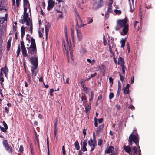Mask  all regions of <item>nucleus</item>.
Instances as JSON below:
<instances>
[{
  "label": "nucleus",
  "instance_id": "nucleus-1",
  "mask_svg": "<svg viewBox=\"0 0 155 155\" xmlns=\"http://www.w3.org/2000/svg\"><path fill=\"white\" fill-rule=\"evenodd\" d=\"M128 141L129 142V145H131L132 147L134 153H137V150L135 146L134 147L132 146V144L133 143V142H134L135 144L137 146L138 144V139L137 137V134H131L129 137Z\"/></svg>",
  "mask_w": 155,
  "mask_h": 155
},
{
  "label": "nucleus",
  "instance_id": "nucleus-2",
  "mask_svg": "<svg viewBox=\"0 0 155 155\" xmlns=\"http://www.w3.org/2000/svg\"><path fill=\"white\" fill-rule=\"evenodd\" d=\"M127 18L122 20H119L117 21V25L120 27H124L123 32L121 33L122 35H124L127 34L128 32V25H127Z\"/></svg>",
  "mask_w": 155,
  "mask_h": 155
},
{
  "label": "nucleus",
  "instance_id": "nucleus-3",
  "mask_svg": "<svg viewBox=\"0 0 155 155\" xmlns=\"http://www.w3.org/2000/svg\"><path fill=\"white\" fill-rule=\"evenodd\" d=\"M31 46L29 48H27L28 53L33 54L36 53V48L35 39L32 37L31 38Z\"/></svg>",
  "mask_w": 155,
  "mask_h": 155
},
{
  "label": "nucleus",
  "instance_id": "nucleus-4",
  "mask_svg": "<svg viewBox=\"0 0 155 155\" xmlns=\"http://www.w3.org/2000/svg\"><path fill=\"white\" fill-rule=\"evenodd\" d=\"M27 7L24 8L23 20L24 22L26 23L27 25L29 26L31 23H32V22L30 18L28 17V14L27 13Z\"/></svg>",
  "mask_w": 155,
  "mask_h": 155
},
{
  "label": "nucleus",
  "instance_id": "nucleus-5",
  "mask_svg": "<svg viewBox=\"0 0 155 155\" xmlns=\"http://www.w3.org/2000/svg\"><path fill=\"white\" fill-rule=\"evenodd\" d=\"M66 45H67V48L65 47V44L64 43V48H63V50L64 51H65V52H66L67 54V56L68 58V61L69 62V52L68 51V50H69L70 51V53L71 54V57L73 55V53L72 52V50H71V45L70 43H69V44H67L66 43Z\"/></svg>",
  "mask_w": 155,
  "mask_h": 155
},
{
  "label": "nucleus",
  "instance_id": "nucleus-6",
  "mask_svg": "<svg viewBox=\"0 0 155 155\" xmlns=\"http://www.w3.org/2000/svg\"><path fill=\"white\" fill-rule=\"evenodd\" d=\"M108 44L109 46V50L110 52L113 54V51H117V48L115 47V44H114V43L111 41H108Z\"/></svg>",
  "mask_w": 155,
  "mask_h": 155
},
{
  "label": "nucleus",
  "instance_id": "nucleus-7",
  "mask_svg": "<svg viewBox=\"0 0 155 155\" xmlns=\"http://www.w3.org/2000/svg\"><path fill=\"white\" fill-rule=\"evenodd\" d=\"M30 61L33 67H37L38 64V61L36 57H31L30 58Z\"/></svg>",
  "mask_w": 155,
  "mask_h": 155
},
{
  "label": "nucleus",
  "instance_id": "nucleus-8",
  "mask_svg": "<svg viewBox=\"0 0 155 155\" xmlns=\"http://www.w3.org/2000/svg\"><path fill=\"white\" fill-rule=\"evenodd\" d=\"M3 144L6 151L10 153L12 152V148L11 146L9 145L7 140H3Z\"/></svg>",
  "mask_w": 155,
  "mask_h": 155
},
{
  "label": "nucleus",
  "instance_id": "nucleus-9",
  "mask_svg": "<svg viewBox=\"0 0 155 155\" xmlns=\"http://www.w3.org/2000/svg\"><path fill=\"white\" fill-rule=\"evenodd\" d=\"M89 145L91 147V151H92L94 149L95 147L97 145L96 141H93L92 138H91L90 140L88 142Z\"/></svg>",
  "mask_w": 155,
  "mask_h": 155
},
{
  "label": "nucleus",
  "instance_id": "nucleus-10",
  "mask_svg": "<svg viewBox=\"0 0 155 155\" xmlns=\"http://www.w3.org/2000/svg\"><path fill=\"white\" fill-rule=\"evenodd\" d=\"M20 43L22 54L24 57H26L27 56V51L25 46L24 43L23 41H21Z\"/></svg>",
  "mask_w": 155,
  "mask_h": 155
},
{
  "label": "nucleus",
  "instance_id": "nucleus-11",
  "mask_svg": "<svg viewBox=\"0 0 155 155\" xmlns=\"http://www.w3.org/2000/svg\"><path fill=\"white\" fill-rule=\"evenodd\" d=\"M31 71L32 72V79L34 80L35 78V77L36 76L37 74V71H36V70L37 69V67L31 66Z\"/></svg>",
  "mask_w": 155,
  "mask_h": 155
},
{
  "label": "nucleus",
  "instance_id": "nucleus-12",
  "mask_svg": "<svg viewBox=\"0 0 155 155\" xmlns=\"http://www.w3.org/2000/svg\"><path fill=\"white\" fill-rule=\"evenodd\" d=\"M76 33L78 39L79 41H81L83 38V35L81 31L79 30L78 29L77 26H76Z\"/></svg>",
  "mask_w": 155,
  "mask_h": 155
},
{
  "label": "nucleus",
  "instance_id": "nucleus-13",
  "mask_svg": "<svg viewBox=\"0 0 155 155\" xmlns=\"http://www.w3.org/2000/svg\"><path fill=\"white\" fill-rule=\"evenodd\" d=\"M94 68L96 69V71H101L104 73L105 71V66L103 65H101L100 66H97L95 67Z\"/></svg>",
  "mask_w": 155,
  "mask_h": 155
},
{
  "label": "nucleus",
  "instance_id": "nucleus-14",
  "mask_svg": "<svg viewBox=\"0 0 155 155\" xmlns=\"http://www.w3.org/2000/svg\"><path fill=\"white\" fill-rule=\"evenodd\" d=\"M54 2L53 0H49L48 1V6L47 9L49 10L53 7Z\"/></svg>",
  "mask_w": 155,
  "mask_h": 155
},
{
  "label": "nucleus",
  "instance_id": "nucleus-15",
  "mask_svg": "<svg viewBox=\"0 0 155 155\" xmlns=\"http://www.w3.org/2000/svg\"><path fill=\"white\" fill-rule=\"evenodd\" d=\"M114 147L112 146H110L109 147H107L106 149L105 152L107 153H110L114 152Z\"/></svg>",
  "mask_w": 155,
  "mask_h": 155
},
{
  "label": "nucleus",
  "instance_id": "nucleus-16",
  "mask_svg": "<svg viewBox=\"0 0 155 155\" xmlns=\"http://www.w3.org/2000/svg\"><path fill=\"white\" fill-rule=\"evenodd\" d=\"M117 64L119 65L120 64L121 66H124V60L121 57H119L118 58V62Z\"/></svg>",
  "mask_w": 155,
  "mask_h": 155
},
{
  "label": "nucleus",
  "instance_id": "nucleus-17",
  "mask_svg": "<svg viewBox=\"0 0 155 155\" xmlns=\"http://www.w3.org/2000/svg\"><path fill=\"white\" fill-rule=\"evenodd\" d=\"M87 145V141L84 140L82 146L81 150L83 151H87V149L86 147Z\"/></svg>",
  "mask_w": 155,
  "mask_h": 155
},
{
  "label": "nucleus",
  "instance_id": "nucleus-18",
  "mask_svg": "<svg viewBox=\"0 0 155 155\" xmlns=\"http://www.w3.org/2000/svg\"><path fill=\"white\" fill-rule=\"evenodd\" d=\"M124 149L130 155V153L131 150V148L129 146H125Z\"/></svg>",
  "mask_w": 155,
  "mask_h": 155
},
{
  "label": "nucleus",
  "instance_id": "nucleus-19",
  "mask_svg": "<svg viewBox=\"0 0 155 155\" xmlns=\"http://www.w3.org/2000/svg\"><path fill=\"white\" fill-rule=\"evenodd\" d=\"M129 4L130 7V12H132L133 10L132 9V6L133 7V9H134V5H133V0H129Z\"/></svg>",
  "mask_w": 155,
  "mask_h": 155
},
{
  "label": "nucleus",
  "instance_id": "nucleus-20",
  "mask_svg": "<svg viewBox=\"0 0 155 155\" xmlns=\"http://www.w3.org/2000/svg\"><path fill=\"white\" fill-rule=\"evenodd\" d=\"M104 128V125H101L100 126H99L98 128H97L96 131V132L97 134H98L101 131L102 129H103Z\"/></svg>",
  "mask_w": 155,
  "mask_h": 155
},
{
  "label": "nucleus",
  "instance_id": "nucleus-21",
  "mask_svg": "<svg viewBox=\"0 0 155 155\" xmlns=\"http://www.w3.org/2000/svg\"><path fill=\"white\" fill-rule=\"evenodd\" d=\"M76 27L77 26L78 28V29H79V28H81L82 27H83L85 26H86V24H82V25H79L78 24V21L77 20V19L76 20Z\"/></svg>",
  "mask_w": 155,
  "mask_h": 155
},
{
  "label": "nucleus",
  "instance_id": "nucleus-22",
  "mask_svg": "<svg viewBox=\"0 0 155 155\" xmlns=\"http://www.w3.org/2000/svg\"><path fill=\"white\" fill-rule=\"evenodd\" d=\"M49 28L48 26H46L45 27V33L46 35V39L47 40V39L48 32Z\"/></svg>",
  "mask_w": 155,
  "mask_h": 155
},
{
  "label": "nucleus",
  "instance_id": "nucleus-23",
  "mask_svg": "<svg viewBox=\"0 0 155 155\" xmlns=\"http://www.w3.org/2000/svg\"><path fill=\"white\" fill-rule=\"evenodd\" d=\"M91 108V104H87V105L85 106V109L86 112H87L89 111Z\"/></svg>",
  "mask_w": 155,
  "mask_h": 155
},
{
  "label": "nucleus",
  "instance_id": "nucleus-24",
  "mask_svg": "<svg viewBox=\"0 0 155 155\" xmlns=\"http://www.w3.org/2000/svg\"><path fill=\"white\" fill-rule=\"evenodd\" d=\"M21 37H23L25 34V29L23 26H22L21 28Z\"/></svg>",
  "mask_w": 155,
  "mask_h": 155
},
{
  "label": "nucleus",
  "instance_id": "nucleus-25",
  "mask_svg": "<svg viewBox=\"0 0 155 155\" xmlns=\"http://www.w3.org/2000/svg\"><path fill=\"white\" fill-rule=\"evenodd\" d=\"M2 70L5 76H6V74L8 73V69L6 68H2L1 69V71H2Z\"/></svg>",
  "mask_w": 155,
  "mask_h": 155
},
{
  "label": "nucleus",
  "instance_id": "nucleus-26",
  "mask_svg": "<svg viewBox=\"0 0 155 155\" xmlns=\"http://www.w3.org/2000/svg\"><path fill=\"white\" fill-rule=\"evenodd\" d=\"M112 6L108 5V9L106 12L107 13H109L112 12Z\"/></svg>",
  "mask_w": 155,
  "mask_h": 155
},
{
  "label": "nucleus",
  "instance_id": "nucleus-27",
  "mask_svg": "<svg viewBox=\"0 0 155 155\" xmlns=\"http://www.w3.org/2000/svg\"><path fill=\"white\" fill-rule=\"evenodd\" d=\"M75 148L77 150H79L80 149V147L79 144L78 142V141H76L74 144Z\"/></svg>",
  "mask_w": 155,
  "mask_h": 155
},
{
  "label": "nucleus",
  "instance_id": "nucleus-28",
  "mask_svg": "<svg viewBox=\"0 0 155 155\" xmlns=\"http://www.w3.org/2000/svg\"><path fill=\"white\" fill-rule=\"evenodd\" d=\"M54 130H57V125H58V120L56 118L55 119L54 123Z\"/></svg>",
  "mask_w": 155,
  "mask_h": 155
},
{
  "label": "nucleus",
  "instance_id": "nucleus-29",
  "mask_svg": "<svg viewBox=\"0 0 155 155\" xmlns=\"http://www.w3.org/2000/svg\"><path fill=\"white\" fill-rule=\"evenodd\" d=\"M125 38L124 39H123L121 40L120 41V42L121 43V47L123 48L124 47L125 45Z\"/></svg>",
  "mask_w": 155,
  "mask_h": 155
},
{
  "label": "nucleus",
  "instance_id": "nucleus-30",
  "mask_svg": "<svg viewBox=\"0 0 155 155\" xmlns=\"http://www.w3.org/2000/svg\"><path fill=\"white\" fill-rule=\"evenodd\" d=\"M24 0V8L26 7L27 8V6L28 5V0Z\"/></svg>",
  "mask_w": 155,
  "mask_h": 155
},
{
  "label": "nucleus",
  "instance_id": "nucleus-31",
  "mask_svg": "<svg viewBox=\"0 0 155 155\" xmlns=\"http://www.w3.org/2000/svg\"><path fill=\"white\" fill-rule=\"evenodd\" d=\"M71 36L72 38V41L74 43V31L73 29H71Z\"/></svg>",
  "mask_w": 155,
  "mask_h": 155
},
{
  "label": "nucleus",
  "instance_id": "nucleus-32",
  "mask_svg": "<svg viewBox=\"0 0 155 155\" xmlns=\"http://www.w3.org/2000/svg\"><path fill=\"white\" fill-rule=\"evenodd\" d=\"M11 46V41L9 40L7 42V49L8 51L10 48Z\"/></svg>",
  "mask_w": 155,
  "mask_h": 155
},
{
  "label": "nucleus",
  "instance_id": "nucleus-33",
  "mask_svg": "<svg viewBox=\"0 0 155 155\" xmlns=\"http://www.w3.org/2000/svg\"><path fill=\"white\" fill-rule=\"evenodd\" d=\"M39 35L40 37H42V33H44V30L43 28L41 29V32L39 31Z\"/></svg>",
  "mask_w": 155,
  "mask_h": 155
},
{
  "label": "nucleus",
  "instance_id": "nucleus-34",
  "mask_svg": "<svg viewBox=\"0 0 155 155\" xmlns=\"http://www.w3.org/2000/svg\"><path fill=\"white\" fill-rule=\"evenodd\" d=\"M81 100L84 103L86 102V99L85 97V95H83L81 97Z\"/></svg>",
  "mask_w": 155,
  "mask_h": 155
},
{
  "label": "nucleus",
  "instance_id": "nucleus-35",
  "mask_svg": "<svg viewBox=\"0 0 155 155\" xmlns=\"http://www.w3.org/2000/svg\"><path fill=\"white\" fill-rule=\"evenodd\" d=\"M114 12L116 14L119 15L121 13V11L120 10L115 9L114 10Z\"/></svg>",
  "mask_w": 155,
  "mask_h": 155
},
{
  "label": "nucleus",
  "instance_id": "nucleus-36",
  "mask_svg": "<svg viewBox=\"0 0 155 155\" xmlns=\"http://www.w3.org/2000/svg\"><path fill=\"white\" fill-rule=\"evenodd\" d=\"M84 82V81L83 79H81L80 84H81V85L82 86V87H84V86H85Z\"/></svg>",
  "mask_w": 155,
  "mask_h": 155
},
{
  "label": "nucleus",
  "instance_id": "nucleus-37",
  "mask_svg": "<svg viewBox=\"0 0 155 155\" xmlns=\"http://www.w3.org/2000/svg\"><path fill=\"white\" fill-rule=\"evenodd\" d=\"M121 67L122 68V74H124L125 72V71L126 69V68L125 66H121Z\"/></svg>",
  "mask_w": 155,
  "mask_h": 155
},
{
  "label": "nucleus",
  "instance_id": "nucleus-38",
  "mask_svg": "<svg viewBox=\"0 0 155 155\" xmlns=\"http://www.w3.org/2000/svg\"><path fill=\"white\" fill-rule=\"evenodd\" d=\"M27 78H28V80L29 83H31V75L30 74H27Z\"/></svg>",
  "mask_w": 155,
  "mask_h": 155
},
{
  "label": "nucleus",
  "instance_id": "nucleus-39",
  "mask_svg": "<svg viewBox=\"0 0 155 155\" xmlns=\"http://www.w3.org/2000/svg\"><path fill=\"white\" fill-rule=\"evenodd\" d=\"M4 78L2 77H0V83H1V85L2 86H3V84H4L3 83V82H4Z\"/></svg>",
  "mask_w": 155,
  "mask_h": 155
},
{
  "label": "nucleus",
  "instance_id": "nucleus-40",
  "mask_svg": "<svg viewBox=\"0 0 155 155\" xmlns=\"http://www.w3.org/2000/svg\"><path fill=\"white\" fill-rule=\"evenodd\" d=\"M20 52V46L19 45L18 46V47L17 51V56H18V55H19V54Z\"/></svg>",
  "mask_w": 155,
  "mask_h": 155
},
{
  "label": "nucleus",
  "instance_id": "nucleus-41",
  "mask_svg": "<svg viewBox=\"0 0 155 155\" xmlns=\"http://www.w3.org/2000/svg\"><path fill=\"white\" fill-rule=\"evenodd\" d=\"M75 12L76 13V14H77V16L78 18L79 19L81 22V23H82V21L81 20V18H80V15H79V14L76 11V10H75Z\"/></svg>",
  "mask_w": 155,
  "mask_h": 155
},
{
  "label": "nucleus",
  "instance_id": "nucleus-42",
  "mask_svg": "<svg viewBox=\"0 0 155 155\" xmlns=\"http://www.w3.org/2000/svg\"><path fill=\"white\" fill-rule=\"evenodd\" d=\"M0 129L2 131L4 132H5L7 130V129L1 126H0Z\"/></svg>",
  "mask_w": 155,
  "mask_h": 155
},
{
  "label": "nucleus",
  "instance_id": "nucleus-43",
  "mask_svg": "<svg viewBox=\"0 0 155 155\" xmlns=\"http://www.w3.org/2000/svg\"><path fill=\"white\" fill-rule=\"evenodd\" d=\"M130 87V85L129 84H127L126 86V87L125 88H127V94H129V87Z\"/></svg>",
  "mask_w": 155,
  "mask_h": 155
},
{
  "label": "nucleus",
  "instance_id": "nucleus-44",
  "mask_svg": "<svg viewBox=\"0 0 155 155\" xmlns=\"http://www.w3.org/2000/svg\"><path fill=\"white\" fill-rule=\"evenodd\" d=\"M3 126L6 129H7L8 128V127L7 124L5 123V121H3Z\"/></svg>",
  "mask_w": 155,
  "mask_h": 155
},
{
  "label": "nucleus",
  "instance_id": "nucleus-45",
  "mask_svg": "<svg viewBox=\"0 0 155 155\" xmlns=\"http://www.w3.org/2000/svg\"><path fill=\"white\" fill-rule=\"evenodd\" d=\"M5 18L4 17L1 18H0V23H2L5 21Z\"/></svg>",
  "mask_w": 155,
  "mask_h": 155
},
{
  "label": "nucleus",
  "instance_id": "nucleus-46",
  "mask_svg": "<svg viewBox=\"0 0 155 155\" xmlns=\"http://www.w3.org/2000/svg\"><path fill=\"white\" fill-rule=\"evenodd\" d=\"M19 150L21 153H22L23 151V147L22 145H21L20 147Z\"/></svg>",
  "mask_w": 155,
  "mask_h": 155
},
{
  "label": "nucleus",
  "instance_id": "nucleus-47",
  "mask_svg": "<svg viewBox=\"0 0 155 155\" xmlns=\"http://www.w3.org/2000/svg\"><path fill=\"white\" fill-rule=\"evenodd\" d=\"M62 150L63 155H65V147L64 146H62Z\"/></svg>",
  "mask_w": 155,
  "mask_h": 155
},
{
  "label": "nucleus",
  "instance_id": "nucleus-48",
  "mask_svg": "<svg viewBox=\"0 0 155 155\" xmlns=\"http://www.w3.org/2000/svg\"><path fill=\"white\" fill-rule=\"evenodd\" d=\"M29 26H30V33L32 34V23H31L30 25Z\"/></svg>",
  "mask_w": 155,
  "mask_h": 155
},
{
  "label": "nucleus",
  "instance_id": "nucleus-49",
  "mask_svg": "<svg viewBox=\"0 0 155 155\" xmlns=\"http://www.w3.org/2000/svg\"><path fill=\"white\" fill-rule=\"evenodd\" d=\"M103 42L105 46H106V41L105 39V35H104L103 36Z\"/></svg>",
  "mask_w": 155,
  "mask_h": 155
},
{
  "label": "nucleus",
  "instance_id": "nucleus-50",
  "mask_svg": "<svg viewBox=\"0 0 155 155\" xmlns=\"http://www.w3.org/2000/svg\"><path fill=\"white\" fill-rule=\"evenodd\" d=\"M30 148L31 150V153L32 155H34V150L33 149V147L32 146H31V144L30 145Z\"/></svg>",
  "mask_w": 155,
  "mask_h": 155
},
{
  "label": "nucleus",
  "instance_id": "nucleus-51",
  "mask_svg": "<svg viewBox=\"0 0 155 155\" xmlns=\"http://www.w3.org/2000/svg\"><path fill=\"white\" fill-rule=\"evenodd\" d=\"M54 90L53 89H51L50 90V94L51 96H52L53 95V92H54Z\"/></svg>",
  "mask_w": 155,
  "mask_h": 155
},
{
  "label": "nucleus",
  "instance_id": "nucleus-52",
  "mask_svg": "<svg viewBox=\"0 0 155 155\" xmlns=\"http://www.w3.org/2000/svg\"><path fill=\"white\" fill-rule=\"evenodd\" d=\"M97 74V73H94L93 74H92L91 77L88 78V79H90L91 78H92L93 77L95 76Z\"/></svg>",
  "mask_w": 155,
  "mask_h": 155
},
{
  "label": "nucleus",
  "instance_id": "nucleus-53",
  "mask_svg": "<svg viewBox=\"0 0 155 155\" xmlns=\"http://www.w3.org/2000/svg\"><path fill=\"white\" fill-rule=\"evenodd\" d=\"M114 97V94L113 93H110L109 94V98L110 99H112Z\"/></svg>",
  "mask_w": 155,
  "mask_h": 155
},
{
  "label": "nucleus",
  "instance_id": "nucleus-54",
  "mask_svg": "<svg viewBox=\"0 0 155 155\" xmlns=\"http://www.w3.org/2000/svg\"><path fill=\"white\" fill-rule=\"evenodd\" d=\"M113 2V0H109L108 5L112 6V4Z\"/></svg>",
  "mask_w": 155,
  "mask_h": 155
},
{
  "label": "nucleus",
  "instance_id": "nucleus-55",
  "mask_svg": "<svg viewBox=\"0 0 155 155\" xmlns=\"http://www.w3.org/2000/svg\"><path fill=\"white\" fill-rule=\"evenodd\" d=\"M3 31V28L2 26H0V35H1Z\"/></svg>",
  "mask_w": 155,
  "mask_h": 155
},
{
  "label": "nucleus",
  "instance_id": "nucleus-56",
  "mask_svg": "<svg viewBox=\"0 0 155 155\" xmlns=\"http://www.w3.org/2000/svg\"><path fill=\"white\" fill-rule=\"evenodd\" d=\"M102 140L100 139H98V145H101L102 143Z\"/></svg>",
  "mask_w": 155,
  "mask_h": 155
},
{
  "label": "nucleus",
  "instance_id": "nucleus-57",
  "mask_svg": "<svg viewBox=\"0 0 155 155\" xmlns=\"http://www.w3.org/2000/svg\"><path fill=\"white\" fill-rule=\"evenodd\" d=\"M96 120H97V122L98 121L99 123H101L103 121V119L102 118H101L98 119H96Z\"/></svg>",
  "mask_w": 155,
  "mask_h": 155
},
{
  "label": "nucleus",
  "instance_id": "nucleus-58",
  "mask_svg": "<svg viewBox=\"0 0 155 155\" xmlns=\"http://www.w3.org/2000/svg\"><path fill=\"white\" fill-rule=\"evenodd\" d=\"M57 130H54V139H55L57 140V136H56V132Z\"/></svg>",
  "mask_w": 155,
  "mask_h": 155
},
{
  "label": "nucleus",
  "instance_id": "nucleus-59",
  "mask_svg": "<svg viewBox=\"0 0 155 155\" xmlns=\"http://www.w3.org/2000/svg\"><path fill=\"white\" fill-rule=\"evenodd\" d=\"M88 19H89V20L88 21V24H90L93 21V20L91 18H89Z\"/></svg>",
  "mask_w": 155,
  "mask_h": 155
},
{
  "label": "nucleus",
  "instance_id": "nucleus-60",
  "mask_svg": "<svg viewBox=\"0 0 155 155\" xmlns=\"http://www.w3.org/2000/svg\"><path fill=\"white\" fill-rule=\"evenodd\" d=\"M94 125L96 127H97L98 125V122L97 120H96V118L95 119Z\"/></svg>",
  "mask_w": 155,
  "mask_h": 155
},
{
  "label": "nucleus",
  "instance_id": "nucleus-61",
  "mask_svg": "<svg viewBox=\"0 0 155 155\" xmlns=\"http://www.w3.org/2000/svg\"><path fill=\"white\" fill-rule=\"evenodd\" d=\"M95 60L94 59H93L92 60H91V65H94L95 63Z\"/></svg>",
  "mask_w": 155,
  "mask_h": 155
},
{
  "label": "nucleus",
  "instance_id": "nucleus-62",
  "mask_svg": "<svg viewBox=\"0 0 155 155\" xmlns=\"http://www.w3.org/2000/svg\"><path fill=\"white\" fill-rule=\"evenodd\" d=\"M82 87L83 90L84 91V92H86V91L87 90V88L85 86L83 87Z\"/></svg>",
  "mask_w": 155,
  "mask_h": 155
},
{
  "label": "nucleus",
  "instance_id": "nucleus-63",
  "mask_svg": "<svg viewBox=\"0 0 155 155\" xmlns=\"http://www.w3.org/2000/svg\"><path fill=\"white\" fill-rule=\"evenodd\" d=\"M127 88H125V87H124L123 88L124 93L125 94H126V93L127 94Z\"/></svg>",
  "mask_w": 155,
  "mask_h": 155
},
{
  "label": "nucleus",
  "instance_id": "nucleus-64",
  "mask_svg": "<svg viewBox=\"0 0 155 155\" xmlns=\"http://www.w3.org/2000/svg\"><path fill=\"white\" fill-rule=\"evenodd\" d=\"M115 107L117 110H119L120 108V106L118 105H116Z\"/></svg>",
  "mask_w": 155,
  "mask_h": 155
}]
</instances>
